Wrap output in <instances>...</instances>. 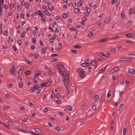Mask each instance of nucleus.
I'll use <instances>...</instances> for the list:
<instances>
[{"label": "nucleus", "mask_w": 135, "mask_h": 135, "mask_svg": "<svg viewBox=\"0 0 135 135\" xmlns=\"http://www.w3.org/2000/svg\"><path fill=\"white\" fill-rule=\"evenodd\" d=\"M90 9L89 11H88V12H86L85 13V15H86V16H88L89 15V12H90Z\"/></svg>", "instance_id": "nucleus-49"}, {"label": "nucleus", "mask_w": 135, "mask_h": 135, "mask_svg": "<svg viewBox=\"0 0 135 135\" xmlns=\"http://www.w3.org/2000/svg\"><path fill=\"white\" fill-rule=\"evenodd\" d=\"M27 120V118H26V117H25V118H24L23 119V122H26Z\"/></svg>", "instance_id": "nucleus-58"}, {"label": "nucleus", "mask_w": 135, "mask_h": 135, "mask_svg": "<svg viewBox=\"0 0 135 135\" xmlns=\"http://www.w3.org/2000/svg\"><path fill=\"white\" fill-rule=\"evenodd\" d=\"M55 97V94L52 93L51 95V98H54Z\"/></svg>", "instance_id": "nucleus-56"}, {"label": "nucleus", "mask_w": 135, "mask_h": 135, "mask_svg": "<svg viewBox=\"0 0 135 135\" xmlns=\"http://www.w3.org/2000/svg\"><path fill=\"white\" fill-rule=\"evenodd\" d=\"M107 67L106 66L104 68H102L99 71L98 73H102L103 72V71H104L106 69Z\"/></svg>", "instance_id": "nucleus-13"}, {"label": "nucleus", "mask_w": 135, "mask_h": 135, "mask_svg": "<svg viewBox=\"0 0 135 135\" xmlns=\"http://www.w3.org/2000/svg\"><path fill=\"white\" fill-rule=\"evenodd\" d=\"M128 72L130 73L132 75H134L135 74V70L133 69H129Z\"/></svg>", "instance_id": "nucleus-4"}, {"label": "nucleus", "mask_w": 135, "mask_h": 135, "mask_svg": "<svg viewBox=\"0 0 135 135\" xmlns=\"http://www.w3.org/2000/svg\"><path fill=\"white\" fill-rule=\"evenodd\" d=\"M58 54H52L51 55V57H53L56 56H58Z\"/></svg>", "instance_id": "nucleus-42"}, {"label": "nucleus", "mask_w": 135, "mask_h": 135, "mask_svg": "<svg viewBox=\"0 0 135 135\" xmlns=\"http://www.w3.org/2000/svg\"><path fill=\"white\" fill-rule=\"evenodd\" d=\"M101 23V20H99L97 22V24L98 25H100Z\"/></svg>", "instance_id": "nucleus-52"}, {"label": "nucleus", "mask_w": 135, "mask_h": 135, "mask_svg": "<svg viewBox=\"0 0 135 135\" xmlns=\"http://www.w3.org/2000/svg\"><path fill=\"white\" fill-rule=\"evenodd\" d=\"M41 90V89H37L36 90V93L38 94L40 92Z\"/></svg>", "instance_id": "nucleus-48"}, {"label": "nucleus", "mask_w": 135, "mask_h": 135, "mask_svg": "<svg viewBox=\"0 0 135 135\" xmlns=\"http://www.w3.org/2000/svg\"><path fill=\"white\" fill-rule=\"evenodd\" d=\"M47 50V48L46 47H45V48H43L42 49V52L44 53L45 51H46Z\"/></svg>", "instance_id": "nucleus-24"}, {"label": "nucleus", "mask_w": 135, "mask_h": 135, "mask_svg": "<svg viewBox=\"0 0 135 135\" xmlns=\"http://www.w3.org/2000/svg\"><path fill=\"white\" fill-rule=\"evenodd\" d=\"M23 83L21 81H20L19 84V86L20 88H21L23 86Z\"/></svg>", "instance_id": "nucleus-21"}, {"label": "nucleus", "mask_w": 135, "mask_h": 135, "mask_svg": "<svg viewBox=\"0 0 135 135\" xmlns=\"http://www.w3.org/2000/svg\"><path fill=\"white\" fill-rule=\"evenodd\" d=\"M111 95V91L110 90H109L107 94V97L109 98L110 96Z\"/></svg>", "instance_id": "nucleus-19"}, {"label": "nucleus", "mask_w": 135, "mask_h": 135, "mask_svg": "<svg viewBox=\"0 0 135 135\" xmlns=\"http://www.w3.org/2000/svg\"><path fill=\"white\" fill-rule=\"evenodd\" d=\"M126 35L129 37H132L134 36V34L133 33H128L126 34Z\"/></svg>", "instance_id": "nucleus-9"}, {"label": "nucleus", "mask_w": 135, "mask_h": 135, "mask_svg": "<svg viewBox=\"0 0 135 135\" xmlns=\"http://www.w3.org/2000/svg\"><path fill=\"white\" fill-rule=\"evenodd\" d=\"M82 47V46L80 45L76 44V49H80Z\"/></svg>", "instance_id": "nucleus-38"}, {"label": "nucleus", "mask_w": 135, "mask_h": 135, "mask_svg": "<svg viewBox=\"0 0 135 135\" xmlns=\"http://www.w3.org/2000/svg\"><path fill=\"white\" fill-rule=\"evenodd\" d=\"M94 99L95 100H98L99 99V95H95V96L94 97Z\"/></svg>", "instance_id": "nucleus-18"}, {"label": "nucleus", "mask_w": 135, "mask_h": 135, "mask_svg": "<svg viewBox=\"0 0 135 135\" xmlns=\"http://www.w3.org/2000/svg\"><path fill=\"white\" fill-rule=\"evenodd\" d=\"M70 51L72 53L74 54L76 53V51L75 50H73L71 49V50Z\"/></svg>", "instance_id": "nucleus-40"}, {"label": "nucleus", "mask_w": 135, "mask_h": 135, "mask_svg": "<svg viewBox=\"0 0 135 135\" xmlns=\"http://www.w3.org/2000/svg\"><path fill=\"white\" fill-rule=\"evenodd\" d=\"M52 83V81L51 80H49L47 81H46L45 82V83L46 84V85H45V86H48L51 84Z\"/></svg>", "instance_id": "nucleus-8"}, {"label": "nucleus", "mask_w": 135, "mask_h": 135, "mask_svg": "<svg viewBox=\"0 0 135 135\" xmlns=\"http://www.w3.org/2000/svg\"><path fill=\"white\" fill-rule=\"evenodd\" d=\"M31 72L30 71H26L25 72V74L26 75H29L31 74Z\"/></svg>", "instance_id": "nucleus-29"}, {"label": "nucleus", "mask_w": 135, "mask_h": 135, "mask_svg": "<svg viewBox=\"0 0 135 135\" xmlns=\"http://www.w3.org/2000/svg\"><path fill=\"white\" fill-rule=\"evenodd\" d=\"M13 48L14 50L15 51H17L16 47L15 45H13Z\"/></svg>", "instance_id": "nucleus-41"}, {"label": "nucleus", "mask_w": 135, "mask_h": 135, "mask_svg": "<svg viewBox=\"0 0 135 135\" xmlns=\"http://www.w3.org/2000/svg\"><path fill=\"white\" fill-rule=\"evenodd\" d=\"M57 59H55V58H53L51 60L53 62L56 61H57Z\"/></svg>", "instance_id": "nucleus-55"}, {"label": "nucleus", "mask_w": 135, "mask_h": 135, "mask_svg": "<svg viewBox=\"0 0 135 135\" xmlns=\"http://www.w3.org/2000/svg\"><path fill=\"white\" fill-rule=\"evenodd\" d=\"M25 7L26 8H28L29 6V4L28 3H26L25 4Z\"/></svg>", "instance_id": "nucleus-63"}, {"label": "nucleus", "mask_w": 135, "mask_h": 135, "mask_svg": "<svg viewBox=\"0 0 135 135\" xmlns=\"http://www.w3.org/2000/svg\"><path fill=\"white\" fill-rule=\"evenodd\" d=\"M49 119L52 120H55V118H54L51 117H50Z\"/></svg>", "instance_id": "nucleus-64"}, {"label": "nucleus", "mask_w": 135, "mask_h": 135, "mask_svg": "<svg viewBox=\"0 0 135 135\" xmlns=\"http://www.w3.org/2000/svg\"><path fill=\"white\" fill-rule=\"evenodd\" d=\"M66 108L69 111H71L72 110V108L70 106H68Z\"/></svg>", "instance_id": "nucleus-30"}, {"label": "nucleus", "mask_w": 135, "mask_h": 135, "mask_svg": "<svg viewBox=\"0 0 135 135\" xmlns=\"http://www.w3.org/2000/svg\"><path fill=\"white\" fill-rule=\"evenodd\" d=\"M113 69V71H114V72H115L119 70V68L118 67H115Z\"/></svg>", "instance_id": "nucleus-16"}, {"label": "nucleus", "mask_w": 135, "mask_h": 135, "mask_svg": "<svg viewBox=\"0 0 135 135\" xmlns=\"http://www.w3.org/2000/svg\"><path fill=\"white\" fill-rule=\"evenodd\" d=\"M108 38H103L100 40L98 41V42L99 43H103L105 42L108 40Z\"/></svg>", "instance_id": "nucleus-5"}, {"label": "nucleus", "mask_w": 135, "mask_h": 135, "mask_svg": "<svg viewBox=\"0 0 135 135\" xmlns=\"http://www.w3.org/2000/svg\"><path fill=\"white\" fill-rule=\"evenodd\" d=\"M6 107L5 105H3V110L4 111H5L6 110Z\"/></svg>", "instance_id": "nucleus-54"}, {"label": "nucleus", "mask_w": 135, "mask_h": 135, "mask_svg": "<svg viewBox=\"0 0 135 135\" xmlns=\"http://www.w3.org/2000/svg\"><path fill=\"white\" fill-rule=\"evenodd\" d=\"M15 72V69L14 66H11V69L10 70V74L12 75H14Z\"/></svg>", "instance_id": "nucleus-3"}, {"label": "nucleus", "mask_w": 135, "mask_h": 135, "mask_svg": "<svg viewBox=\"0 0 135 135\" xmlns=\"http://www.w3.org/2000/svg\"><path fill=\"white\" fill-rule=\"evenodd\" d=\"M38 73L37 74H35L34 76V77L36 78L37 76H38L39 75L41 74V72L39 71H38Z\"/></svg>", "instance_id": "nucleus-14"}, {"label": "nucleus", "mask_w": 135, "mask_h": 135, "mask_svg": "<svg viewBox=\"0 0 135 135\" xmlns=\"http://www.w3.org/2000/svg\"><path fill=\"white\" fill-rule=\"evenodd\" d=\"M123 105V103H122L119 107V109H121Z\"/></svg>", "instance_id": "nucleus-60"}, {"label": "nucleus", "mask_w": 135, "mask_h": 135, "mask_svg": "<svg viewBox=\"0 0 135 135\" xmlns=\"http://www.w3.org/2000/svg\"><path fill=\"white\" fill-rule=\"evenodd\" d=\"M49 41L51 43H52L54 41V40L53 39L51 38L49 39Z\"/></svg>", "instance_id": "nucleus-51"}, {"label": "nucleus", "mask_w": 135, "mask_h": 135, "mask_svg": "<svg viewBox=\"0 0 135 135\" xmlns=\"http://www.w3.org/2000/svg\"><path fill=\"white\" fill-rule=\"evenodd\" d=\"M103 56L105 57H109L110 56V54L108 52H106L104 54L103 53Z\"/></svg>", "instance_id": "nucleus-11"}, {"label": "nucleus", "mask_w": 135, "mask_h": 135, "mask_svg": "<svg viewBox=\"0 0 135 135\" xmlns=\"http://www.w3.org/2000/svg\"><path fill=\"white\" fill-rule=\"evenodd\" d=\"M96 108V105H94L93 106H92V109L93 110H95Z\"/></svg>", "instance_id": "nucleus-34"}, {"label": "nucleus", "mask_w": 135, "mask_h": 135, "mask_svg": "<svg viewBox=\"0 0 135 135\" xmlns=\"http://www.w3.org/2000/svg\"><path fill=\"white\" fill-rule=\"evenodd\" d=\"M55 97L56 98H58L60 97V95H59L58 93H57Z\"/></svg>", "instance_id": "nucleus-53"}, {"label": "nucleus", "mask_w": 135, "mask_h": 135, "mask_svg": "<svg viewBox=\"0 0 135 135\" xmlns=\"http://www.w3.org/2000/svg\"><path fill=\"white\" fill-rule=\"evenodd\" d=\"M49 110L47 108H45L43 110V112H46L48 111Z\"/></svg>", "instance_id": "nucleus-37"}, {"label": "nucleus", "mask_w": 135, "mask_h": 135, "mask_svg": "<svg viewBox=\"0 0 135 135\" xmlns=\"http://www.w3.org/2000/svg\"><path fill=\"white\" fill-rule=\"evenodd\" d=\"M25 61L27 64H30L32 63V61H29L27 60H25Z\"/></svg>", "instance_id": "nucleus-28"}, {"label": "nucleus", "mask_w": 135, "mask_h": 135, "mask_svg": "<svg viewBox=\"0 0 135 135\" xmlns=\"http://www.w3.org/2000/svg\"><path fill=\"white\" fill-rule=\"evenodd\" d=\"M38 12L39 13V16L42 17H44V15L42 14L41 11L40 10H39L38 11Z\"/></svg>", "instance_id": "nucleus-15"}, {"label": "nucleus", "mask_w": 135, "mask_h": 135, "mask_svg": "<svg viewBox=\"0 0 135 135\" xmlns=\"http://www.w3.org/2000/svg\"><path fill=\"white\" fill-rule=\"evenodd\" d=\"M127 129L126 128H124L123 130V135H126Z\"/></svg>", "instance_id": "nucleus-22"}, {"label": "nucleus", "mask_w": 135, "mask_h": 135, "mask_svg": "<svg viewBox=\"0 0 135 135\" xmlns=\"http://www.w3.org/2000/svg\"><path fill=\"white\" fill-rule=\"evenodd\" d=\"M2 8H0V15H2Z\"/></svg>", "instance_id": "nucleus-57"}, {"label": "nucleus", "mask_w": 135, "mask_h": 135, "mask_svg": "<svg viewBox=\"0 0 135 135\" xmlns=\"http://www.w3.org/2000/svg\"><path fill=\"white\" fill-rule=\"evenodd\" d=\"M103 53H100L98 54V56L101 57H102V56H103Z\"/></svg>", "instance_id": "nucleus-33"}, {"label": "nucleus", "mask_w": 135, "mask_h": 135, "mask_svg": "<svg viewBox=\"0 0 135 135\" xmlns=\"http://www.w3.org/2000/svg\"><path fill=\"white\" fill-rule=\"evenodd\" d=\"M68 16V15L66 13H64L62 14L63 17L65 18H66Z\"/></svg>", "instance_id": "nucleus-36"}, {"label": "nucleus", "mask_w": 135, "mask_h": 135, "mask_svg": "<svg viewBox=\"0 0 135 135\" xmlns=\"http://www.w3.org/2000/svg\"><path fill=\"white\" fill-rule=\"evenodd\" d=\"M78 73L80 74V77L81 78H84L85 76L84 74V72L83 69L81 68H78L77 70Z\"/></svg>", "instance_id": "nucleus-1"}, {"label": "nucleus", "mask_w": 135, "mask_h": 135, "mask_svg": "<svg viewBox=\"0 0 135 135\" xmlns=\"http://www.w3.org/2000/svg\"><path fill=\"white\" fill-rule=\"evenodd\" d=\"M32 33L34 35H35L36 34V31L35 30H33L32 31Z\"/></svg>", "instance_id": "nucleus-46"}, {"label": "nucleus", "mask_w": 135, "mask_h": 135, "mask_svg": "<svg viewBox=\"0 0 135 135\" xmlns=\"http://www.w3.org/2000/svg\"><path fill=\"white\" fill-rule=\"evenodd\" d=\"M65 77L67 81V83H68V81L69 82V76L68 74H66L65 76Z\"/></svg>", "instance_id": "nucleus-10"}, {"label": "nucleus", "mask_w": 135, "mask_h": 135, "mask_svg": "<svg viewBox=\"0 0 135 135\" xmlns=\"http://www.w3.org/2000/svg\"><path fill=\"white\" fill-rule=\"evenodd\" d=\"M55 129L58 131L61 130V128L57 126L55 128Z\"/></svg>", "instance_id": "nucleus-25"}, {"label": "nucleus", "mask_w": 135, "mask_h": 135, "mask_svg": "<svg viewBox=\"0 0 135 135\" xmlns=\"http://www.w3.org/2000/svg\"><path fill=\"white\" fill-rule=\"evenodd\" d=\"M129 56V57L135 58V55L133 54H131V55H128V56Z\"/></svg>", "instance_id": "nucleus-23"}, {"label": "nucleus", "mask_w": 135, "mask_h": 135, "mask_svg": "<svg viewBox=\"0 0 135 135\" xmlns=\"http://www.w3.org/2000/svg\"><path fill=\"white\" fill-rule=\"evenodd\" d=\"M10 6L11 8H13L14 7V5L13 3H11L10 4Z\"/></svg>", "instance_id": "nucleus-44"}, {"label": "nucleus", "mask_w": 135, "mask_h": 135, "mask_svg": "<svg viewBox=\"0 0 135 135\" xmlns=\"http://www.w3.org/2000/svg\"><path fill=\"white\" fill-rule=\"evenodd\" d=\"M119 36L117 35H114L113 37L112 38V39H117L119 37Z\"/></svg>", "instance_id": "nucleus-26"}, {"label": "nucleus", "mask_w": 135, "mask_h": 135, "mask_svg": "<svg viewBox=\"0 0 135 135\" xmlns=\"http://www.w3.org/2000/svg\"><path fill=\"white\" fill-rule=\"evenodd\" d=\"M39 87V86L38 85H35L34 86V88L35 89H36V90Z\"/></svg>", "instance_id": "nucleus-32"}, {"label": "nucleus", "mask_w": 135, "mask_h": 135, "mask_svg": "<svg viewBox=\"0 0 135 135\" xmlns=\"http://www.w3.org/2000/svg\"><path fill=\"white\" fill-rule=\"evenodd\" d=\"M111 17H108L107 18V19L106 20L107 22H109L111 20Z\"/></svg>", "instance_id": "nucleus-35"}, {"label": "nucleus", "mask_w": 135, "mask_h": 135, "mask_svg": "<svg viewBox=\"0 0 135 135\" xmlns=\"http://www.w3.org/2000/svg\"><path fill=\"white\" fill-rule=\"evenodd\" d=\"M18 43L20 45H21L22 44V42L21 40H18Z\"/></svg>", "instance_id": "nucleus-59"}, {"label": "nucleus", "mask_w": 135, "mask_h": 135, "mask_svg": "<svg viewBox=\"0 0 135 135\" xmlns=\"http://www.w3.org/2000/svg\"><path fill=\"white\" fill-rule=\"evenodd\" d=\"M90 64L93 66H95L97 65V61L95 60H93L91 62Z\"/></svg>", "instance_id": "nucleus-6"}, {"label": "nucleus", "mask_w": 135, "mask_h": 135, "mask_svg": "<svg viewBox=\"0 0 135 135\" xmlns=\"http://www.w3.org/2000/svg\"><path fill=\"white\" fill-rule=\"evenodd\" d=\"M22 73V69H20L18 71V74L19 75H21Z\"/></svg>", "instance_id": "nucleus-20"}, {"label": "nucleus", "mask_w": 135, "mask_h": 135, "mask_svg": "<svg viewBox=\"0 0 135 135\" xmlns=\"http://www.w3.org/2000/svg\"><path fill=\"white\" fill-rule=\"evenodd\" d=\"M121 16L123 18H124L125 17V15L123 13L121 14Z\"/></svg>", "instance_id": "nucleus-45"}, {"label": "nucleus", "mask_w": 135, "mask_h": 135, "mask_svg": "<svg viewBox=\"0 0 135 135\" xmlns=\"http://www.w3.org/2000/svg\"><path fill=\"white\" fill-rule=\"evenodd\" d=\"M119 61H124L131 62V60L128 58L122 57L120 58L119 59Z\"/></svg>", "instance_id": "nucleus-2"}, {"label": "nucleus", "mask_w": 135, "mask_h": 135, "mask_svg": "<svg viewBox=\"0 0 135 135\" xmlns=\"http://www.w3.org/2000/svg\"><path fill=\"white\" fill-rule=\"evenodd\" d=\"M81 65L83 67H85L89 65H90V63L89 62H86L82 63Z\"/></svg>", "instance_id": "nucleus-7"}, {"label": "nucleus", "mask_w": 135, "mask_h": 135, "mask_svg": "<svg viewBox=\"0 0 135 135\" xmlns=\"http://www.w3.org/2000/svg\"><path fill=\"white\" fill-rule=\"evenodd\" d=\"M64 71L65 73H66L67 72V70L66 68H64Z\"/></svg>", "instance_id": "nucleus-61"}, {"label": "nucleus", "mask_w": 135, "mask_h": 135, "mask_svg": "<svg viewBox=\"0 0 135 135\" xmlns=\"http://www.w3.org/2000/svg\"><path fill=\"white\" fill-rule=\"evenodd\" d=\"M7 123L10 126H11L13 125V123L10 121H8L7 122Z\"/></svg>", "instance_id": "nucleus-31"}, {"label": "nucleus", "mask_w": 135, "mask_h": 135, "mask_svg": "<svg viewBox=\"0 0 135 135\" xmlns=\"http://www.w3.org/2000/svg\"><path fill=\"white\" fill-rule=\"evenodd\" d=\"M12 85L11 84L9 83L8 84V88H11L12 87Z\"/></svg>", "instance_id": "nucleus-50"}, {"label": "nucleus", "mask_w": 135, "mask_h": 135, "mask_svg": "<svg viewBox=\"0 0 135 135\" xmlns=\"http://www.w3.org/2000/svg\"><path fill=\"white\" fill-rule=\"evenodd\" d=\"M3 34L4 35H5L6 36H7L8 35V32L6 30L4 32Z\"/></svg>", "instance_id": "nucleus-43"}, {"label": "nucleus", "mask_w": 135, "mask_h": 135, "mask_svg": "<svg viewBox=\"0 0 135 135\" xmlns=\"http://www.w3.org/2000/svg\"><path fill=\"white\" fill-rule=\"evenodd\" d=\"M59 66L60 68L58 69V70L59 71L60 70H61V68H62L64 67V65L60 63L59 64Z\"/></svg>", "instance_id": "nucleus-12"}, {"label": "nucleus", "mask_w": 135, "mask_h": 135, "mask_svg": "<svg viewBox=\"0 0 135 135\" xmlns=\"http://www.w3.org/2000/svg\"><path fill=\"white\" fill-rule=\"evenodd\" d=\"M45 14L49 16H50L51 15L50 13L47 11L46 12V13Z\"/></svg>", "instance_id": "nucleus-47"}, {"label": "nucleus", "mask_w": 135, "mask_h": 135, "mask_svg": "<svg viewBox=\"0 0 135 135\" xmlns=\"http://www.w3.org/2000/svg\"><path fill=\"white\" fill-rule=\"evenodd\" d=\"M16 128L18 129L20 131V130H21V129L20 128V126H17Z\"/></svg>", "instance_id": "nucleus-62"}, {"label": "nucleus", "mask_w": 135, "mask_h": 135, "mask_svg": "<svg viewBox=\"0 0 135 135\" xmlns=\"http://www.w3.org/2000/svg\"><path fill=\"white\" fill-rule=\"evenodd\" d=\"M93 33L92 32H90L88 34V37H91L93 36Z\"/></svg>", "instance_id": "nucleus-17"}, {"label": "nucleus", "mask_w": 135, "mask_h": 135, "mask_svg": "<svg viewBox=\"0 0 135 135\" xmlns=\"http://www.w3.org/2000/svg\"><path fill=\"white\" fill-rule=\"evenodd\" d=\"M60 74L61 75V76H64V74L63 71L61 70H60L59 71Z\"/></svg>", "instance_id": "nucleus-39"}, {"label": "nucleus", "mask_w": 135, "mask_h": 135, "mask_svg": "<svg viewBox=\"0 0 135 135\" xmlns=\"http://www.w3.org/2000/svg\"><path fill=\"white\" fill-rule=\"evenodd\" d=\"M18 7H20V5L19 3H18V4L17 6V9L18 11H20L21 9V7H20L19 8H18Z\"/></svg>", "instance_id": "nucleus-27"}]
</instances>
